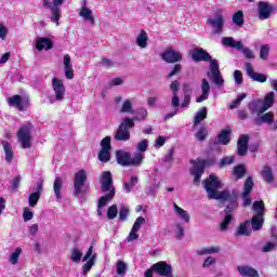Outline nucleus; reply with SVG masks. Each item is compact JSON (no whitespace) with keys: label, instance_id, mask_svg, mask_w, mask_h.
Listing matches in <instances>:
<instances>
[{"label":"nucleus","instance_id":"obj_1","mask_svg":"<svg viewBox=\"0 0 277 277\" xmlns=\"http://www.w3.org/2000/svg\"><path fill=\"white\" fill-rule=\"evenodd\" d=\"M203 187L210 200H220V198L228 196V189H224L223 192L217 190L223 189L224 184H222L220 177L214 174H210L209 177L203 181Z\"/></svg>","mask_w":277,"mask_h":277},{"label":"nucleus","instance_id":"obj_2","mask_svg":"<svg viewBox=\"0 0 277 277\" xmlns=\"http://www.w3.org/2000/svg\"><path fill=\"white\" fill-rule=\"evenodd\" d=\"M131 129H135L134 119L129 117L122 119L115 134L116 142H129L131 140Z\"/></svg>","mask_w":277,"mask_h":277},{"label":"nucleus","instance_id":"obj_3","mask_svg":"<svg viewBox=\"0 0 277 277\" xmlns=\"http://www.w3.org/2000/svg\"><path fill=\"white\" fill-rule=\"evenodd\" d=\"M85 181H88V173L85 170L81 169L75 173L74 196H76V198H83L85 194H88V188H85Z\"/></svg>","mask_w":277,"mask_h":277},{"label":"nucleus","instance_id":"obj_4","mask_svg":"<svg viewBox=\"0 0 277 277\" xmlns=\"http://www.w3.org/2000/svg\"><path fill=\"white\" fill-rule=\"evenodd\" d=\"M100 183L102 194H106V196L103 197L114 200V196H116V188L114 187V177L111 176V172L104 171L100 179Z\"/></svg>","mask_w":277,"mask_h":277},{"label":"nucleus","instance_id":"obj_5","mask_svg":"<svg viewBox=\"0 0 277 277\" xmlns=\"http://www.w3.org/2000/svg\"><path fill=\"white\" fill-rule=\"evenodd\" d=\"M52 88L54 96L49 97L51 105H53V103H62V101L66 98V87H64V81L58 78H53Z\"/></svg>","mask_w":277,"mask_h":277},{"label":"nucleus","instance_id":"obj_6","mask_svg":"<svg viewBox=\"0 0 277 277\" xmlns=\"http://www.w3.org/2000/svg\"><path fill=\"white\" fill-rule=\"evenodd\" d=\"M209 62L210 71H208L207 75L212 83L216 84L217 88H222V85H224V78L222 77V72H220V63H217L215 58H211Z\"/></svg>","mask_w":277,"mask_h":277},{"label":"nucleus","instance_id":"obj_7","mask_svg":"<svg viewBox=\"0 0 277 277\" xmlns=\"http://www.w3.org/2000/svg\"><path fill=\"white\" fill-rule=\"evenodd\" d=\"M224 15L222 12H216L214 16L208 17L207 19V25L211 26L212 28V34L214 36H220L221 34L224 32Z\"/></svg>","mask_w":277,"mask_h":277},{"label":"nucleus","instance_id":"obj_8","mask_svg":"<svg viewBox=\"0 0 277 277\" xmlns=\"http://www.w3.org/2000/svg\"><path fill=\"white\" fill-rule=\"evenodd\" d=\"M61 5H64V0H43V6L48 8V10H51L52 12L51 21L56 25H60V6Z\"/></svg>","mask_w":277,"mask_h":277},{"label":"nucleus","instance_id":"obj_9","mask_svg":"<svg viewBox=\"0 0 277 277\" xmlns=\"http://www.w3.org/2000/svg\"><path fill=\"white\" fill-rule=\"evenodd\" d=\"M22 148H31V124L23 126L17 132Z\"/></svg>","mask_w":277,"mask_h":277},{"label":"nucleus","instance_id":"obj_10","mask_svg":"<svg viewBox=\"0 0 277 277\" xmlns=\"http://www.w3.org/2000/svg\"><path fill=\"white\" fill-rule=\"evenodd\" d=\"M160 57L167 64H176L183 62V54L174 50L172 47H168L161 54Z\"/></svg>","mask_w":277,"mask_h":277},{"label":"nucleus","instance_id":"obj_11","mask_svg":"<svg viewBox=\"0 0 277 277\" xmlns=\"http://www.w3.org/2000/svg\"><path fill=\"white\" fill-rule=\"evenodd\" d=\"M209 163V160H197L194 162L193 168L190 169V174L195 176L194 184L198 185L202 174H205V167Z\"/></svg>","mask_w":277,"mask_h":277},{"label":"nucleus","instance_id":"obj_12","mask_svg":"<svg viewBox=\"0 0 277 277\" xmlns=\"http://www.w3.org/2000/svg\"><path fill=\"white\" fill-rule=\"evenodd\" d=\"M253 187H254V181L252 180V176L247 177L243 184V192L240 195L242 198L243 207H250L252 205V199H250V194H252Z\"/></svg>","mask_w":277,"mask_h":277},{"label":"nucleus","instance_id":"obj_13","mask_svg":"<svg viewBox=\"0 0 277 277\" xmlns=\"http://www.w3.org/2000/svg\"><path fill=\"white\" fill-rule=\"evenodd\" d=\"M219 200L228 202L224 210L225 215H233V212L239 207V203L237 202V195L232 194L230 190H227V196L221 197Z\"/></svg>","mask_w":277,"mask_h":277},{"label":"nucleus","instance_id":"obj_14","mask_svg":"<svg viewBox=\"0 0 277 277\" xmlns=\"http://www.w3.org/2000/svg\"><path fill=\"white\" fill-rule=\"evenodd\" d=\"M151 269H154V272L158 274V276L174 277V275L172 274V265L168 264V262L166 261H160L151 265Z\"/></svg>","mask_w":277,"mask_h":277},{"label":"nucleus","instance_id":"obj_15","mask_svg":"<svg viewBox=\"0 0 277 277\" xmlns=\"http://www.w3.org/2000/svg\"><path fill=\"white\" fill-rule=\"evenodd\" d=\"M274 12V6L267 1H260L258 3V16L260 21H267L272 13Z\"/></svg>","mask_w":277,"mask_h":277},{"label":"nucleus","instance_id":"obj_16","mask_svg":"<svg viewBox=\"0 0 277 277\" xmlns=\"http://www.w3.org/2000/svg\"><path fill=\"white\" fill-rule=\"evenodd\" d=\"M246 72L252 81H258V83H265L267 81V76L265 74L255 72L254 68H252V64H245Z\"/></svg>","mask_w":277,"mask_h":277},{"label":"nucleus","instance_id":"obj_17","mask_svg":"<svg viewBox=\"0 0 277 277\" xmlns=\"http://www.w3.org/2000/svg\"><path fill=\"white\" fill-rule=\"evenodd\" d=\"M254 124L261 127V124H269L271 129L274 127V113L268 111L266 114L258 115L254 119Z\"/></svg>","mask_w":277,"mask_h":277},{"label":"nucleus","instance_id":"obj_18","mask_svg":"<svg viewBox=\"0 0 277 277\" xmlns=\"http://www.w3.org/2000/svg\"><path fill=\"white\" fill-rule=\"evenodd\" d=\"M211 92V84H209L208 79L201 80V95L196 98V103H203V101H207L209 98V94Z\"/></svg>","mask_w":277,"mask_h":277},{"label":"nucleus","instance_id":"obj_19","mask_svg":"<svg viewBox=\"0 0 277 277\" xmlns=\"http://www.w3.org/2000/svg\"><path fill=\"white\" fill-rule=\"evenodd\" d=\"M248 135L243 134L239 137L237 143V155L239 157H245V155H248Z\"/></svg>","mask_w":277,"mask_h":277},{"label":"nucleus","instance_id":"obj_20","mask_svg":"<svg viewBox=\"0 0 277 277\" xmlns=\"http://www.w3.org/2000/svg\"><path fill=\"white\" fill-rule=\"evenodd\" d=\"M63 66L66 79H75V71L72 70V63H70V55L65 54L63 57Z\"/></svg>","mask_w":277,"mask_h":277},{"label":"nucleus","instance_id":"obj_21","mask_svg":"<svg viewBox=\"0 0 277 277\" xmlns=\"http://www.w3.org/2000/svg\"><path fill=\"white\" fill-rule=\"evenodd\" d=\"M248 108L250 114H256V116H261V114H265L267 110H263V100H255L248 104Z\"/></svg>","mask_w":277,"mask_h":277},{"label":"nucleus","instance_id":"obj_22","mask_svg":"<svg viewBox=\"0 0 277 277\" xmlns=\"http://www.w3.org/2000/svg\"><path fill=\"white\" fill-rule=\"evenodd\" d=\"M274 103H276V93L271 91L265 94L264 100H262L263 109L262 111H267L271 107H274Z\"/></svg>","mask_w":277,"mask_h":277},{"label":"nucleus","instance_id":"obj_23","mask_svg":"<svg viewBox=\"0 0 277 277\" xmlns=\"http://www.w3.org/2000/svg\"><path fill=\"white\" fill-rule=\"evenodd\" d=\"M192 58L194 62H209L211 54L203 49H196L192 54Z\"/></svg>","mask_w":277,"mask_h":277},{"label":"nucleus","instance_id":"obj_24","mask_svg":"<svg viewBox=\"0 0 277 277\" xmlns=\"http://www.w3.org/2000/svg\"><path fill=\"white\" fill-rule=\"evenodd\" d=\"M235 235L236 237H250V235H252V228H250V221L241 223L238 226Z\"/></svg>","mask_w":277,"mask_h":277},{"label":"nucleus","instance_id":"obj_25","mask_svg":"<svg viewBox=\"0 0 277 277\" xmlns=\"http://www.w3.org/2000/svg\"><path fill=\"white\" fill-rule=\"evenodd\" d=\"M36 49L38 51H43V49L45 51H49L53 49V41L49 38L40 37L37 39Z\"/></svg>","mask_w":277,"mask_h":277},{"label":"nucleus","instance_id":"obj_26","mask_svg":"<svg viewBox=\"0 0 277 277\" xmlns=\"http://www.w3.org/2000/svg\"><path fill=\"white\" fill-rule=\"evenodd\" d=\"M2 148L4 150L5 155V161L6 163H12V160L14 159V149H12V143L8 141H1Z\"/></svg>","mask_w":277,"mask_h":277},{"label":"nucleus","instance_id":"obj_27","mask_svg":"<svg viewBox=\"0 0 277 277\" xmlns=\"http://www.w3.org/2000/svg\"><path fill=\"white\" fill-rule=\"evenodd\" d=\"M135 44L140 49H147L148 47V32L146 30L142 29L140 34L136 36Z\"/></svg>","mask_w":277,"mask_h":277},{"label":"nucleus","instance_id":"obj_28","mask_svg":"<svg viewBox=\"0 0 277 277\" xmlns=\"http://www.w3.org/2000/svg\"><path fill=\"white\" fill-rule=\"evenodd\" d=\"M116 159L119 166H130L131 155L124 150H118L116 153Z\"/></svg>","mask_w":277,"mask_h":277},{"label":"nucleus","instance_id":"obj_29","mask_svg":"<svg viewBox=\"0 0 277 277\" xmlns=\"http://www.w3.org/2000/svg\"><path fill=\"white\" fill-rule=\"evenodd\" d=\"M9 105L10 107H16L19 109V111H23L25 109L26 105L23 103V96L21 95H13L9 97Z\"/></svg>","mask_w":277,"mask_h":277},{"label":"nucleus","instance_id":"obj_30","mask_svg":"<svg viewBox=\"0 0 277 277\" xmlns=\"http://www.w3.org/2000/svg\"><path fill=\"white\" fill-rule=\"evenodd\" d=\"M238 274L243 277H259V272L250 266H238Z\"/></svg>","mask_w":277,"mask_h":277},{"label":"nucleus","instance_id":"obj_31","mask_svg":"<svg viewBox=\"0 0 277 277\" xmlns=\"http://www.w3.org/2000/svg\"><path fill=\"white\" fill-rule=\"evenodd\" d=\"M222 248L220 246L207 247L196 251L197 256H205L206 254H220Z\"/></svg>","mask_w":277,"mask_h":277},{"label":"nucleus","instance_id":"obj_32","mask_svg":"<svg viewBox=\"0 0 277 277\" xmlns=\"http://www.w3.org/2000/svg\"><path fill=\"white\" fill-rule=\"evenodd\" d=\"M223 47H230V49H243L241 41H235L233 37H224L222 39Z\"/></svg>","mask_w":277,"mask_h":277},{"label":"nucleus","instance_id":"obj_33","mask_svg":"<svg viewBox=\"0 0 277 277\" xmlns=\"http://www.w3.org/2000/svg\"><path fill=\"white\" fill-rule=\"evenodd\" d=\"M173 209L177 215V217H180V220H182L183 222H186V224H189V213L187 211H185L183 208L179 207L176 203H173Z\"/></svg>","mask_w":277,"mask_h":277},{"label":"nucleus","instance_id":"obj_34","mask_svg":"<svg viewBox=\"0 0 277 277\" xmlns=\"http://www.w3.org/2000/svg\"><path fill=\"white\" fill-rule=\"evenodd\" d=\"M62 187H64V181L62 177L56 176L53 184V190L57 200H62Z\"/></svg>","mask_w":277,"mask_h":277},{"label":"nucleus","instance_id":"obj_35","mask_svg":"<svg viewBox=\"0 0 277 277\" xmlns=\"http://www.w3.org/2000/svg\"><path fill=\"white\" fill-rule=\"evenodd\" d=\"M79 16L84 18V21H89L91 25H94V16H92V10L88 8V5H82L79 12Z\"/></svg>","mask_w":277,"mask_h":277},{"label":"nucleus","instance_id":"obj_36","mask_svg":"<svg viewBox=\"0 0 277 277\" xmlns=\"http://www.w3.org/2000/svg\"><path fill=\"white\" fill-rule=\"evenodd\" d=\"M249 222L251 224L252 230L256 232V230H261V228H263V222H265V221L263 220V216L253 214L252 219Z\"/></svg>","mask_w":277,"mask_h":277},{"label":"nucleus","instance_id":"obj_37","mask_svg":"<svg viewBox=\"0 0 277 277\" xmlns=\"http://www.w3.org/2000/svg\"><path fill=\"white\" fill-rule=\"evenodd\" d=\"M203 120H207V107L206 106L201 107L200 110H198L195 114L194 127H198V124H200V122H202Z\"/></svg>","mask_w":277,"mask_h":277},{"label":"nucleus","instance_id":"obj_38","mask_svg":"<svg viewBox=\"0 0 277 277\" xmlns=\"http://www.w3.org/2000/svg\"><path fill=\"white\" fill-rule=\"evenodd\" d=\"M261 176L265 181V183H274V172L271 167H264L261 171Z\"/></svg>","mask_w":277,"mask_h":277},{"label":"nucleus","instance_id":"obj_39","mask_svg":"<svg viewBox=\"0 0 277 277\" xmlns=\"http://www.w3.org/2000/svg\"><path fill=\"white\" fill-rule=\"evenodd\" d=\"M252 209L254 211V215H258L261 217H263V215H265V203L263 202V200L254 201Z\"/></svg>","mask_w":277,"mask_h":277},{"label":"nucleus","instance_id":"obj_40","mask_svg":"<svg viewBox=\"0 0 277 277\" xmlns=\"http://www.w3.org/2000/svg\"><path fill=\"white\" fill-rule=\"evenodd\" d=\"M120 114H135L133 110V102L131 100L123 101L121 108L119 109Z\"/></svg>","mask_w":277,"mask_h":277},{"label":"nucleus","instance_id":"obj_41","mask_svg":"<svg viewBox=\"0 0 277 277\" xmlns=\"http://www.w3.org/2000/svg\"><path fill=\"white\" fill-rule=\"evenodd\" d=\"M232 23L236 25V27H243V23L246 21L243 19V11H238L232 16Z\"/></svg>","mask_w":277,"mask_h":277},{"label":"nucleus","instance_id":"obj_42","mask_svg":"<svg viewBox=\"0 0 277 277\" xmlns=\"http://www.w3.org/2000/svg\"><path fill=\"white\" fill-rule=\"evenodd\" d=\"M219 142H220V144H223L224 146H226V144H229L230 130H228V129L222 130L221 133L219 134Z\"/></svg>","mask_w":277,"mask_h":277},{"label":"nucleus","instance_id":"obj_43","mask_svg":"<svg viewBox=\"0 0 277 277\" xmlns=\"http://www.w3.org/2000/svg\"><path fill=\"white\" fill-rule=\"evenodd\" d=\"M233 174L234 176H236V181H239V179H243V176H246V167L243 164H238L234 167Z\"/></svg>","mask_w":277,"mask_h":277},{"label":"nucleus","instance_id":"obj_44","mask_svg":"<svg viewBox=\"0 0 277 277\" xmlns=\"http://www.w3.org/2000/svg\"><path fill=\"white\" fill-rule=\"evenodd\" d=\"M269 51H272V48L269 44H263L260 48V60H263L264 62H267L269 60Z\"/></svg>","mask_w":277,"mask_h":277},{"label":"nucleus","instance_id":"obj_45","mask_svg":"<svg viewBox=\"0 0 277 277\" xmlns=\"http://www.w3.org/2000/svg\"><path fill=\"white\" fill-rule=\"evenodd\" d=\"M111 159V149H101L98 153V160L102 163H107Z\"/></svg>","mask_w":277,"mask_h":277},{"label":"nucleus","instance_id":"obj_46","mask_svg":"<svg viewBox=\"0 0 277 277\" xmlns=\"http://www.w3.org/2000/svg\"><path fill=\"white\" fill-rule=\"evenodd\" d=\"M95 263H96V254L92 255V258L88 260L87 263L82 266L83 276H85L88 272H90V269L94 267Z\"/></svg>","mask_w":277,"mask_h":277},{"label":"nucleus","instance_id":"obj_47","mask_svg":"<svg viewBox=\"0 0 277 277\" xmlns=\"http://www.w3.org/2000/svg\"><path fill=\"white\" fill-rule=\"evenodd\" d=\"M138 181L140 180L137 179V176H132L131 180H130V183L123 182V188L126 190V194H131V189H133V187L136 186Z\"/></svg>","mask_w":277,"mask_h":277},{"label":"nucleus","instance_id":"obj_48","mask_svg":"<svg viewBox=\"0 0 277 277\" xmlns=\"http://www.w3.org/2000/svg\"><path fill=\"white\" fill-rule=\"evenodd\" d=\"M233 222V214H225L223 222L220 224L221 233H226L228 230V225Z\"/></svg>","mask_w":277,"mask_h":277},{"label":"nucleus","instance_id":"obj_49","mask_svg":"<svg viewBox=\"0 0 277 277\" xmlns=\"http://www.w3.org/2000/svg\"><path fill=\"white\" fill-rule=\"evenodd\" d=\"M82 256L83 252H81V250H79L78 248H74L71 250L70 260L72 261V263H80Z\"/></svg>","mask_w":277,"mask_h":277},{"label":"nucleus","instance_id":"obj_50","mask_svg":"<svg viewBox=\"0 0 277 277\" xmlns=\"http://www.w3.org/2000/svg\"><path fill=\"white\" fill-rule=\"evenodd\" d=\"M144 161V154L136 153L134 157H130V166H142V162Z\"/></svg>","mask_w":277,"mask_h":277},{"label":"nucleus","instance_id":"obj_51","mask_svg":"<svg viewBox=\"0 0 277 277\" xmlns=\"http://www.w3.org/2000/svg\"><path fill=\"white\" fill-rule=\"evenodd\" d=\"M136 117L134 118H131V120H138V121H142V120H146V118H148V110H146V108H138L136 109Z\"/></svg>","mask_w":277,"mask_h":277},{"label":"nucleus","instance_id":"obj_52","mask_svg":"<svg viewBox=\"0 0 277 277\" xmlns=\"http://www.w3.org/2000/svg\"><path fill=\"white\" fill-rule=\"evenodd\" d=\"M23 253V249L16 248L15 251L11 254L9 261L11 265H16L18 263V259L21 258V254Z\"/></svg>","mask_w":277,"mask_h":277},{"label":"nucleus","instance_id":"obj_53","mask_svg":"<svg viewBox=\"0 0 277 277\" xmlns=\"http://www.w3.org/2000/svg\"><path fill=\"white\" fill-rule=\"evenodd\" d=\"M129 207L121 205L120 210H119V220L120 222H127V217H129Z\"/></svg>","mask_w":277,"mask_h":277},{"label":"nucleus","instance_id":"obj_54","mask_svg":"<svg viewBox=\"0 0 277 277\" xmlns=\"http://www.w3.org/2000/svg\"><path fill=\"white\" fill-rule=\"evenodd\" d=\"M111 199L107 197H101L97 202V215H103V207L107 205V202H110Z\"/></svg>","mask_w":277,"mask_h":277},{"label":"nucleus","instance_id":"obj_55","mask_svg":"<svg viewBox=\"0 0 277 277\" xmlns=\"http://www.w3.org/2000/svg\"><path fill=\"white\" fill-rule=\"evenodd\" d=\"M107 217L108 220H116L118 217V207L116 205L108 208Z\"/></svg>","mask_w":277,"mask_h":277},{"label":"nucleus","instance_id":"obj_56","mask_svg":"<svg viewBox=\"0 0 277 277\" xmlns=\"http://www.w3.org/2000/svg\"><path fill=\"white\" fill-rule=\"evenodd\" d=\"M207 128L206 127H201L199 129V131L195 134V137L198 140V142H205V140H207Z\"/></svg>","mask_w":277,"mask_h":277},{"label":"nucleus","instance_id":"obj_57","mask_svg":"<svg viewBox=\"0 0 277 277\" xmlns=\"http://www.w3.org/2000/svg\"><path fill=\"white\" fill-rule=\"evenodd\" d=\"M247 97H248V94L242 93L234 102H232V104L229 105V109H237V107L241 105V102L243 101V98H247Z\"/></svg>","mask_w":277,"mask_h":277},{"label":"nucleus","instance_id":"obj_58","mask_svg":"<svg viewBox=\"0 0 277 277\" xmlns=\"http://www.w3.org/2000/svg\"><path fill=\"white\" fill-rule=\"evenodd\" d=\"M234 162H235V157L233 156L224 157L223 159L220 160L219 168H226V166H230Z\"/></svg>","mask_w":277,"mask_h":277},{"label":"nucleus","instance_id":"obj_59","mask_svg":"<svg viewBox=\"0 0 277 277\" xmlns=\"http://www.w3.org/2000/svg\"><path fill=\"white\" fill-rule=\"evenodd\" d=\"M102 150H111V136H106L101 141Z\"/></svg>","mask_w":277,"mask_h":277},{"label":"nucleus","instance_id":"obj_60","mask_svg":"<svg viewBox=\"0 0 277 277\" xmlns=\"http://www.w3.org/2000/svg\"><path fill=\"white\" fill-rule=\"evenodd\" d=\"M127 273V263L122 262V261H117V274L119 276H124V274Z\"/></svg>","mask_w":277,"mask_h":277},{"label":"nucleus","instance_id":"obj_61","mask_svg":"<svg viewBox=\"0 0 277 277\" xmlns=\"http://www.w3.org/2000/svg\"><path fill=\"white\" fill-rule=\"evenodd\" d=\"M38 200H40V195L38 193L30 194L28 197L29 207H36Z\"/></svg>","mask_w":277,"mask_h":277},{"label":"nucleus","instance_id":"obj_62","mask_svg":"<svg viewBox=\"0 0 277 277\" xmlns=\"http://www.w3.org/2000/svg\"><path fill=\"white\" fill-rule=\"evenodd\" d=\"M234 80L236 85H242L243 83V74L241 72V70H235L234 71Z\"/></svg>","mask_w":277,"mask_h":277},{"label":"nucleus","instance_id":"obj_63","mask_svg":"<svg viewBox=\"0 0 277 277\" xmlns=\"http://www.w3.org/2000/svg\"><path fill=\"white\" fill-rule=\"evenodd\" d=\"M238 51H241V53L245 55V57H247V60H254V52L251 49L245 48L242 45V49H238Z\"/></svg>","mask_w":277,"mask_h":277},{"label":"nucleus","instance_id":"obj_64","mask_svg":"<svg viewBox=\"0 0 277 277\" xmlns=\"http://www.w3.org/2000/svg\"><path fill=\"white\" fill-rule=\"evenodd\" d=\"M277 240L268 241L264 245L262 252H272V250H276Z\"/></svg>","mask_w":277,"mask_h":277}]
</instances>
